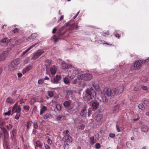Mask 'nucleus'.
Instances as JSON below:
<instances>
[{
	"mask_svg": "<svg viewBox=\"0 0 149 149\" xmlns=\"http://www.w3.org/2000/svg\"><path fill=\"white\" fill-rule=\"evenodd\" d=\"M96 97V93L92 87L90 89H87L86 91V93L83 95V97L86 98L88 103H90L93 100V98H95Z\"/></svg>",
	"mask_w": 149,
	"mask_h": 149,
	"instance_id": "obj_1",
	"label": "nucleus"
},
{
	"mask_svg": "<svg viewBox=\"0 0 149 149\" xmlns=\"http://www.w3.org/2000/svg\"><path fill=\"white\" fill-rule=\"evenodd\" d=\"M102 94L107 95L110 98H112L115 95H116L115 92V90L114 88L111 89L110 88H105L103 91L101 92Z\"/></svg>",
	"mask_w": 149,
	"mask_h": 149,
	"instance_id": "obj_2",
	"label": "nucleus"
},
{
	"mask_svg": "<svg viewBox=\"0 0 149 149\" xmlns=\"http://www.w3.org/2000/svg\"><path fill=\"white\" fill-rule=\"evenodd\" d=\"M80 70L77 68L71 67L69 68V70L68 72V76L71 79H73L75 76L81 72Z\"/></svg>",
	"mask_w": 149,
	"mask_h": 149,
	"instance_id": "obj_3",
	"label": "nucleus"
},
{
	"mask_svg": "<svg viewBox=\"0 0 149 149\" xmlns=\"http://www.w3.org/2000/svg\"><path fill=\"white\" fill-rule=\"evenodd\" d=\"M20 60L16 59L12 61L9 65V70L11 71L15 70L17 68V65L19 63Z\"/></svg>",
	"mask_w": 149,
	"mask_h": 149,
	"instance_id": "obj_4",
	"label": "nucleus"
},
{
	"mask_svg": "<svg viewBox=\"0 0 149 149\" xmlns=\"http://www.w3.org/2000/svg\"><path fill=\"white\" fill-rule=\"evenodd\" d=\"M6 126V124L5 123V121H4L2 119L0 118V128L3 131L5 134V138L4 139V141H5V138L6 137L8 132L4 127Z\"/></svg>",
	"mask_w": 149,
	"mask_h": 149,
	"instance_id": "obj_5",
	"label": "nucleus"
},
{
	"mask_svg": "<svg viewBox=\"0 0 149 149\" xmlns=\"http://www.w3.org/2000/svg\"><path fill=\"white\" fill-rule=\"evenodd\" d=\"M92 77V75L90 74H81L78 75V78L81 80L88 81L91 80Z\"/></svg>",
	"mask_w": 149,
	"mask_h": 149,
	"instance_id": "obj_6",
	"label": "nucleus"
},
{
	"mask_svg": "<svg viewBox=\"0 0 149 149\" xmlns=\"http://www.w3.org/2000/svg\"><path fill=\"white\" fill-rule=\"evenodd\" d=\"M44 53V51L42 49H39L36 51L33 54L31 59L34 60L38 58L40 56Z\"/></svg>",
	"mask_w": 149,
	"mask_h": 149,
	"instance_id": "obj_7",
	"label": "nucleus"
},
{
	"mask_svg": "<svg viewBox=\"0 0 149 149\" xmlns=\"http://www.w3.org/2000/svg\"><path fill=\"white\" fill-rule=\"evenodd\" d=\"M114 88L115 90L116 95H118L123 92L124 89V87L123 86H117L116 88Z\"/></svg>",
	"mask_w": 149,
	"mask_h": 149,
	"instance_id": "obj_8",
	"label": "nucleus"
},
{
	"mask_svg": "<svg viewBox=\"0 0 149 149\" xmlns=\"http://www.w3.org/2000/svg\"><path fill=\"white\" fill-rule=\"evenodd\" d=\"M143 62V61L142 60H139L135 62L134 63L135 69H137L141 67Z\"/></svg>",
	"mask_w": 149,
	"mask_h": 149,
	"instance_id": "obj_9",
	"label": "nucleus"
},
{
	"mask_svg": "<svg viewBox=\"0 0 149 149\" xmlns=\"http://www.w3.org/2000/svg\"><path fill=\"white\" fill-rule=\"evenodd\" d=\"M8 51L3 52L0 54V61L4 60L8 56Z\"/></svg>",
	"mask_w": 149,
	"mask_h": 149,
	"instance_id": "obj_10",
	"label": "nucleus"
},
{
	"mask_svg": "<svg viewBox=\"0 0 149 149\" xmlns=\"http://www.w3.org/2000/svg\"><path fill=\"white\" fill-rule=\"evenodd\" d=\"M87 106L86 105L82 107L80 113V115L81 116L84 117L86 116L87 113Z\"/></svg>",
	"mask_w": 149,
	"mask_h": 149,
	"instance_id": "obj_11",
	"label": "nucleus"
},
{
	"mask_svg": "<svg viewBox=\"0 0 149 149\" xmlns=\"http://www.w3.org/2000/svg\"><path fill=\"white\" fill-rule=\"evenodd\" d=\"M79 83V84L81 86H82L83 87H84L85 85V84L83 83L82 82V81L81 80V79L78 78V76H77V78L75 79L73 82V84H76L77 83Z\"/></svg>",
	"mask_w": 149,
	"mask_h": 149,
	"instance_id": "obj_12",
	"label": "nucleus"
},
{
	"mask_svg": "<svg viewBox=\"0 0 149 149\" xmlns=\"http://www.w3.org/2000/svg\"><path fill=\"white\" fill-rule=\"evenodd\" d=\"M38 45V42H37L35 43L32 46L28 48L27 49L22 52L21 55V56H23L24 55H27L28 54V52L29 50L32 49L35 46L37 45Z\"/></svg>",
	"mask_w": 149,
	"mask_h": 149,
	"instance_id": "obj_13",
	"label": "nucleus"
},
{
	"mask_svg": "<svg viewBox=\"0 0 149 149\" xmlns=\"http://www.w3.org/2000/svg\"><path fill=\"white\" fill-rule=\"evenodd\" d=\"M61 78V76L60 75H56L54 78L53 80H52V82L53 84H58Z\"/></svg>",
	"mask_w": 149,
	"mask_h": 149,
	"instance_id": "obj_14",
	"label": "nucleus"
},
{
	"mask_svg": "<svg viewBox=\"0 0 149 149\" xmlns=\"http://www.w3.org/2000/svg\"><path fill=\"white\" fill-rule=\"evenodd\" d=\"M64 141L68 143H70L72 141V137L68 135H67L64 136L63 139Z\"/></svg>",
	"mask_w": 149,
	"mask_h": 149,
	"instance_id": "obj_15",
	"label": "nucleus"
},
{
	"mask_svg": "<svg viewBox=\"0 0 149 149\" xmlns=\"http://www.w3.org/2000/svg\"><path fill=\"white\" fill-rule=\"evenodd\" d=\"M95 120L97 122L101 121L102 122L103 121V116L102 114H98L95 117Z\"/></svg>",
	"mask_w": 149,
	"mask_h": 149,
	"instance_id": "obj_16",
	"label": "nucleus"
},
{
	"mask_svg": "<svg viewBox=\"0 0 149 149\" xmlns=\"http://www.w3.org/2000/svg\"><path fill=\"white\" fill-rule=\"evenodd\" d=\"M99 106V103L98 102L95 101L93 102L91 105V107L94 110L97 109Z\"/></svg>",
	"mask_w": 149,
	"mask_h": 149,
	"instance_id": "obj_17",
	"label": "nucleus"
},
{
	"mask_svg": "<svg viewBox=\"0 0 149 149\" xmlns=\"http://www.w3.org/2000/svg\"><path fill=\"white\" fill-rule=\"evenodd\" d=\"M38 36V34L37 33H33L31 34V35L28 37L27 40L28 41L30 40H31L35 38Z\"/></svg>",
	"mask_w": 149,
	"mask_h": 149,
	"instance_id": "obj_18",
	"label": "nucleus"
},
{
	"mask_svg": "<svg viewBox=\"0 0 149 149\" xmlns=\"http://www.w3.org/2000/svg\"><path fill=\"white\" fill-rule=\"evenodd\" d=\"M57 70L56 67L54 66H53L50 68V70L52 74H55Z\"/></svg>",
	"mask_w": 149,
	"mask_h": 149,
	"instance_id": "obj_19",
	"label": "nucleus"
},
{
	"mask_svg": "<svg viewBox=\"0 0 149 149\" xmlns=\"http://www.w3.org/2000/svg\"><path fill=\"white\" fill-rule=\"evenodd\" d=\"M8 39L7 38H5L2 39L0 41V43L1 45L3 46L8 42Z\"/></svg>",
	"mask_w": 149,
	"mask_h": 149,
	"instance_id": "obj_20",
	"label": "nucleus"
},
{
	"mask_svg": "<svg viewBox=\"0 0 149 149\" xmlns=\"http://www.w3.org/2000/svg\"><path fill=\"white\" fill-rule=\"evenodd\" d=\"M6 102L7 104H12L14 103V100L11 97H9L7 98Z\"/></svg>",
	"mask_w": 149,
	"mask_h": 149,
	"instance_id": "obj_21",
	"label": "nucleus"
},
{
	"mask_svg": "<svg viewBox=\"0 0 149 149\" xmlns=\"http://www.w3.org/2000/svg\"><path fill=\"white\" fill-rule=\"evenodd\" d=\"M62 68L63 69H66L67 68H68L69 69L70 68V66L68 65L67 64L65 63L64 61L62 62Z\"/></svg>",
	"mask_w": 149,
	"mask_h": 149,
	"instance_id": "obj_22",
	"label": "nucleus"
},
{
	"mask_svg": "<svg viewBox=\"0 0 149 149\" xmlns=\"http://www.w3.org/2000/svg\"><path fill=\"white\" fill-rule=\"evenodd\" d=\"M47 109V108L45 106H42L40 110V115H42Z\"/></svg>",
	"mask_w": 149,
	"mask_h": 149,
	"instance_id": "obj_23",
	"label": "nucleus"
},
{
	"mask_svg": "<svg viewBox=\"0 0 149 149\" xmlns=\"http://www.w3.org/2000/svg\"><path fill=\"white\" fill-rule=\"evenodd\" d=\"M90 144L92 145H93L94 143L96 142V140L94 139V136H91L90 138Z\"/></svg>",
	"mask_w": 149,
	"mask_h": 149,
	"instance_id": "obj_24",
	"label": "nucleus"
},
{
	"mask_svg": "<svg viewBox=\"0 0 149 149\" xmlns=\"http://www.w3.org/2000/svg\"><path fill=\"white\" fill-rule=\"evenodd\" d=\"M31 69V67L30 66H28L25 68L22 71V72L25 73L26 72L29 71Z\"/></svg>",
	"mask_w": 149,
	"mask_h": 149,
	"instance_id": "obj_25",
	"label": "nucleus"
},
{
	"mask_svg": "<svg viewBox=\"0 0 149 149\" xmlns=\"http://www.w3.org/2000/svg\"><path fill=\"white\" fill-rule=\"evenodd\" d=\"M36 146L39 147L40 148H42V145L40 142L39 141H37L36 142Z\"/></svg>",
	"mask_w": 149,
	"mask_h": 149,
	"instance_id": "obj_26",
	"label": "nucleus"
},
{
	"mask_svg": "<svg viewBox=\"0 0 149 149\" xmlns=\"http://www.w3.org/2000/svg\"><path fill=\"white\" fill-rule=\"evenodd\" d=\"M148 127L146 125L143 126L141 127L142 130L144 132H146L148 130Z\"/></svg>",
	"mask_w": 149,
	"mask_h": 149,
	"instance_id": "obj_27",
	"label": "nucleus"
},
{
	"mask_svg": "<svg viewBox=\"0 0 149 149\" xmlns=\"http://www.w3.org/2000/svg\"><path fill=\"white\" fill-rule=\"evenodd\" d=\"M116 128L118 132H121L124 130V128L123 127H119L117 125H116Z\"/></svg>",
	"mask_w": 149,
	"mask_h": 149,
	"instance_id": "obj_28",
	"label": "nucleus"
},
{
	"mask_svg": "<svg viewBox=\"0 0 149 149\" xmlns=\"http://www.w3.org/2000/svg\"><path fill=\"white\" fill-rule=\"evenodd\" d=\"M70 104V101H66L63 103V105L65 107H69Z\"/></svg>",
	"mask_w": 149,
	"mask_h": 149,
	"instance_id": "obj_29",
	"label": "nucleus"
},
{
	"mask_svg": "<svg viewBox=\"0 0 149 149\" xmlns=\"http://www.w3.org/2000/svg\"><path fill=\"white\" fill-rule=\"evenodd\" d=\"M63 81L65 84H69V81L67 77H65L63 78Z\"/></svg>",
	"mask_w": 149,
	"mask_h": 149,
	"instance_id": "obj_30",
	"label": "nucleus"
},
{
	"mask_svg": "<svg viewBox=\"0 0 149 149\" xmlns=\"http://www.w3.org/2000/svg\"><path fill=\"white\" fill-rule=\"evenodd\" d=\"M140 90V87L139 86L134 87L133 88V91H138Z\"/></svg>",
	"mask_w": 149,
	"mask_h": 149,
	"instance_id": "obj_31",
	"label": "nucleus"
},
{
	"mask_svg": "<svg viewBox=\"0 0 149 149\" xmlns=\"http://www.w3.org/2000/svg\"><path fill=\"white\" fill-rule=\"evenodd\" d=\"M62 105L61 104H57L56 105V108L58 111H60L61 109Z\"/></svg>",
	"mask_w": 149,
	"mask_h": 149,
	"instance_id": "obj_32",
	"label": "nucleus"
},
{
	"mask_svg": "<svg viewBox=\"0 0 149 149\" xmlns=\"http://www.w3.org/2000/svg\"><path fill=\"white\" fill-rule=\"evenodd\" d=\"M139 109L143 110L144 109V106L143 104L141 103L138 105Z\"/></svg>",
	"mask_w": 149,
	"mask_h": 149,
	"instance_id": "obj_33",
	"label": "nucleus"
},
{
	"mask_svg": "<svg viewBox=\"0 0 149 149\" xmlns=\"http://www.w3.org/2000/svg\"><path fill=\"white\" fill-rule=\"evenodd\" d=\"M93 86L96 91H98L99 89V87L98 85L93 84Z\"/></svg>",
	"mask_w": 149,
	"mask_h": 149,
	"instance_id": "obj_34",
	"label": "nucleus"
},
{
	"mask_svg": "<svg viewBox=\"0 0 149 149\" xmlns=\"http://www.w3.org/2000/svg\"><path fill=\"white\" fill-rule=\"evenodd\" d=\"M6 126L7 127L8 130H10L11 129L12 127V125L11 124V123H10V122H9V124L8 125H7Z\"/></svg>",
	"mask_w": 149,
	"mask_h": 149,
	"instance_id": "obj_35",
	"label": "nucleus"
},
{
	"mask_svg": "<svg viewBox=\"0 0 149 149\" xmlns=\"http://www.w3.org/2000/svg\"><path fill=\"white\" fill-rule=\"evenodd\" d=\"M47 143L49 145H51L52 143V140L50 139V137H48L47 141Z\"/></svg>",
	"mask_w": 149,
	"mask_h": 149,
	"instance_id": "obj_36",
	"label": "nucleus"
},
{
	"mask_svg": "<svg viewBox=\"0 0 149 149\" xmlns=\"http://www.w3.org/2000/svg\"><path fill=\"white\" fill-rule=\"evenodd\" d=\"M141 80L143 82H146L148 81L147 78L145 77H142L141 79Z\"/></svg>",
	"mask_w": 149,
	"mask_h": 149,
	"instance_id": "obj_37",
	"label": "nucleus"
},
{
	"mask_svg": "<svg viewBox=\"0 0 149 149\" xmlns=\"http://www.w3.org/2000/svg\"><path fill=\"white\" fill-rule=\"evenodd\" d=\"M21 109V107L19 106H18L17 108L15 110V112L17 113H19L20 112Z\"/></svg>",
	"mask_w": 149,
	"mask_h": 149,
	"instance_id": "obj_38",
	"label": "nucleus"
},
{
	"mask_svg": "<svg viewBox=\"0 0 149 149\" xmlns=\"http://www.w3.org/2000/svg\"><path fill=\"white\" fill-rule=\"evenodd\" d=\"M141 88L144 91H148V87L146 86H142L141 87Z\"/></svg>",
	"mask_w": 149,
	"mask_h": 149,
	"instance_id": "obj_39",
	"label": "nucleus"
},
{
	"mask_svg": "<svg viewBox=\"0 0 149 149\" xmlns=\"http://www.w3.org/2000/svg\"><path fill=\"white\" fill-rule=\"evenodd\" d=\"M64 116H60L57 117L56 119L57 120H60L61 119H64Z\"/></svg>",
	"mask_w": 149,
	"mask_h": 149,
	"instance_id": "obj_40",
	"label": "nucleus"
},
{
	"mask_svg": "<svg viewBox=\"0 0 149 149\" xmlns=\"http://www.w3.org/2000/svg\"><path fill=\"white\" fill-rule=\"evenodd\" d=\"M31 123L30 122H28L26 125V127L27 129H29L30 127L31 126Z\"/></svg>",
	"mask_w": 149,
	"mask_h": 149,
	"instance_id": "obj_41",
	"label": "nucleus"
},
{
	"mask_svg": "<svg viewBox=\"0 0 149 149\" xmlns=\"http://www.w3.org/2000/svg\"><path fill=\"white\" fill-rule=\"evenodd\" d=\"M51 38L53 39L54 40V42L56 43L58 40V38H56V36L55 35H53Z\"/></svg>",
	"mask_w": 149,
	"mask_h": 149,
	"instance_id": "obj_42",
	"label": "nucleus"
},
{
	"mask_svg": "<svg viewBox=\"0 0 149 149\" xmlns=\"http://www.w3.org/2000/svg\"><path fill=\"white\" fill-rule=\"evenodd\" d=\"M48 95L50 97H52L53 96V93L52 91H48L47 92Z\"/></svg>",
	"mask_w": 149,
	"mask_h": 149,
	"instance_id": "obj_43",
	"label": "nucleus"
},
{
	"mask_svg": "<svg viewBox=\"0 0 149 149\" xmlns=\"http://www.w3.org/2000/svg\"><path fill=\"white\" fill-rule=\"evenodd\" d=\"M95 148L97 149H99L100 148V145L99 143H96L95 145Z\"/></svg>",
	"mask_w": 149,
	"mask_h": 149,
	"instance_id": "obj_44",
	"label": "nucleus"
},
{
	"mask_svg": "<svg viewBox=\"0 0 149 149\" xmlns=\"http://www.w3.org/2000/svg\"><path fill=\"white\" fill-rule=\"evenodd\" d=\"M22 40L21 39H19L15 42V43L17 45H19L22 42Z\"/></svg>",
	"mask_w": 149,
	"mask_h": 149,
	"instance_id": "obj_45",
	"label": "nucleus"
},
{
	"mask_svg": "<svg viewBox=\"0 0 149 149\" xmlns=\"http://www.w3.org/2000/svg\"><path fill=\"white\" fill-rule=\"evenodd\" d=\"M85 126L84 125H81L78 128V129L81 130H84L85 128Z\"/></svg>",
	"mask_w": 149,
	"mask_h": 149,
	"instance_id": "obj_46",
	"label": "nucleus"
},
{
	"mask_svg": "<svg viewBox=\"0 0 149 149\" xmlns=\"http://www.w3.org/2000/svg\"><path fill=\"white\" fill-rule=\"evenodd\" d=\"M44 82V79H43L39 80L38 81V84H43Z\"/></svg>",
	"mask_w": 149,
	"mask_h": 149,
	"instance_id": "obj_47",
	"label": "nucleus"
},
{
	"mask_svg": "<svg viewBox=\"0 0 149 149\" xmlns=\"http://www.w3.org/2000/svg\"><path fill=\"white\" fill-rule=\"evenodd\" d=\"M11 114V110H9L8 112H5L4 113V115L5 116H10Z\"/></svg>",
	"mask_w": 149,
	"mask_h": 149,
	"instance_id": "obj_48",
	"label": "nucleus"
},
{
	"mask_svg": "<svg viewBox=\"0 0 149 149\" xmlns=\"http://www.w3.org/2000/svg\"><path fill=\"white\" fill-rule=\"evenodd\" d=\"M36 99L33 97L31 99L30 102L31 104H34L36 102Z\"/></svg>",
	"mask_w": 149,
	"mask_h": 149,
	"instance_id": "obj_49",
	"label": "nucleus"
},
{
	"mask_svg": "<svg viewBox=\"0 0 149 149\" xmlns=\"http://www.w3.org/2000/svg\"><path fill=\"white\" fill-rule=\"evenodd\" d=\"M23 108L25 110L28 111L29 110V107L28 106H23Z\"/></svg>",
	"mask_w": 149,
	"mask_h": 149,
	"instance_id": "obj_50",
	"label": "nucleus"
},
{
	"mask_svg": "<svg viewBox=\"0 0 149 149\" xmlns=\"http://www.w3.org/2000/svg\"><path fill=\"white\" fill-rule=\"evenodd\" d=\"M5 124H6V126L7 125H8L9 124V122H10V123H11V121L10 120H5Z\"/></svg>",
	"mask_w": 149,
	"mask_h": 149,
	"instance_id": "obj_51",
	"label": "nucleus"
},
{
	"mask_svg": "<svg viewBox=\"0 0 149 149\" xmlns=\"http://www.w3.org/2000/svg\"><path fill=\"white\" fill-rule=\"evenodd\" d=\"M33 127L35 129H37L38 128V126L37 123H33Z\"/></svg>",
	"mask_w": 149,
	"mask_h": 149,
	"instance_id": "obj_52",
	"label": "nucleus"
},
{
	"mask_svg": "<svg viewBox=\"0 0 149 149\" xmlns=\"http://www.w3.org/2000/svg\"><path fill=\"white\" fill-rule=\"evenodd\" d=\"M143 103L144 104L146 105V106H147L149 104H148V100H145L144 101V102H143Z\"/></svg>",
	"mask_w": 149,
	"mask_h": 149,
	"instance_id": "obj_53",
	"label": "nucleus"
},
{
	"mask_svg": "<svg viewBox=\"0 0 149 149\" xmlns=\"http://www.w3.org/2000/svg\"><path fill=\"white\" fill-rule=\"evenodd\" d=\"M44 147L45 149H50V147L47 144H45L44 143Z\"/></svg>",
	"mask_w": 149,
	"mask_h": 149,
	"instance_id": "obj_54",
	"label": "nucleus"
},
{
	"mask_svg": "<svg viewBox=\"0 0 149 149\" xmlns=\"http://www.w3.org/2000/svg\"><path fill=\"white\" fill-rule=\"evenodd\" d=\"M72 26L74 27H75L76 28V30H77L78 29H79V27L77 25V24H72Z\"/></svg>",
	"mask_w": 149,
	"mask_h": 149,
	"instance_id": "obj_55",
	"label": "nucleus"
},
{
	"mask_svg": "<svg viewBox=\"0 0 149 149\" xmlns=\"http://www.w3.org/2000/svg\"><path fill=\"white\" fill-rule=\"evenodd\" d=\"M102 97H103V99H102L103 100H102V101L103 102H106V101H107V98H106V96H103Z\"/></svg>",
	"mask_w": 149,
	"mask_h": 149,
	"instance_id": "obj_56",
	"label": "nucleus"
},
{
	"mask_svg": "<svg viewBox=\"0 0 149 149\" xmlns=\"http://www.w3.org/2000/svg\"><path fill=\"white\" fill-rule=\"evenodd\" d=\"M25 100H24L23 98H21L20 100H19V103L20 104H22V103H24L25 101Z\"/></svg>",
	"mask_w": 149,
	"mask_h": 149,
	"instance_id": "obj_57",
	"label": "nucleus"
},
{
	"mask_svg": "<svg viewBox=\"0 0 149 149\" xmlns=\"http://www.w3.org/2000/svg\"><path fill=\"white\" fill-rule=\"evenodd\" d=\"M50 116V115L49 113H46L45 116V118L47 119L48 118H49Z\"/></svg>",
	"mask_w": 149,
	"mask_h": 149,
	"instance_id": "obj_58",
	"label": "nucleus"
},
{
	"mask_svg": "<svg viewBox=\"0 0 149 149\" xmlns=\"http://www.w3.org/2000/svg\"><path fill=\"white\" fill-rule=\"evenodd\" d=\"M17 105H18V102H17L13 106V110H12V112H13V110H14L16 108V107L17 106Z\"/></svg>",
	"mask_w": 149,
	"mask_h": 149,
	"instance_id": "obj_59",
	"label": "nucleus"
},
{
	"mask_svg": "<svg viewBox=\"0 0 149 149\" xmlns=\"http://www.w3.org/2000/svg\"><path fill=\"white\" fill-rule=\"evenodd\" d=\"M13 31L14 33H17L19 31V29L17 28H16Z\"/></svg>",
	"mask_w": 149,
	"mask_h": 149,
	"instance_id": "obj_60",
	"label": "nucleus"
},
{
	"mask_svg": "<svg viewBox=\"0 0 149 149\" xmlns=\"http://www.w3.org/2000/svg\"><path fill=\"white\" fill-rule=\"evenodd\" d=\"M20 116V114H17L15 117V118L18 120Z\"/></svg>",
	"mask_w": 149,
	"mask_h": 149,
	"instance_id": "obj_61",
	"label": "nucleus"
},
{
	"mask_svg": "<svg viewBox=\"0 0 149 149\" xmlns=\"http://www.w3.org/2000/svg\"><path fill=\"white\" fill-rule=\"evenodd\" d=\"M115 136V134H114L111 133L109 134V136L111 138H113Z\"/></svg>",
	"mask_w": 149,
	"mask_h": 149,
	"instance_id": "obj_62",
	"label": "nucleus"
},
{
	"mask_svg": "<svg viewBox=\"0 0 149 149\" xmlns=\"http://www.w3.org/2000/svg\"><path fill=\"white\" fill-rule=\"evenodd\" d=\"M109 32L108 31L106 32H103V36H105V34H109Z\"/></svg>",
	"mask_w": 149,
	"mask_h": 149,
	"instance_id": "obj_63",
	"label": "nucleus"
},
{
	"mask_svg": "<svg viewBox=\"0 0 149 149\" xmlns=\"http://www.w3.org/2000/svg\"><path fill=\"white\" fill-rule=\"evenodd\" d=\"M115 36L116 37H117L118 38H119V37H120V34H116V33H114Z\"/></svg>",
	"mask_w": 149,
	"mask_h": 149,
	"instance_id": "obj_64",
	"label": "nucleus"
}]
</instances>
